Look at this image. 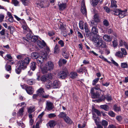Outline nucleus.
Returning a JSON list of instances; mask_svg holds the SVG:
<instances>
[{"mask_svg":"<svg viewBox=\"0 0 128 128\" xmlns=\"http://www.w3.org/2000/svg\"><path fill=\"white\" fill-rule=\"evenodd\" d=\"M40 67L43 74L47 72L48 70H51L54 68V64H40Z\"/></svg>","mask_w":128,"mask_h":128,"instance_id":"1","label":"nucleus"},{"mask_svg":"<svg viewBox=\"0 0 128 128\" xmlns=\"http://www.w3.org/2000/svg\"><path fill=\"white\" fill-rule=\"evenodd\" d=\"M91 33L94 34V36L92 37V42L94 41V40L97 39V40L100 38V36L98 34V28L96 27L93 26L92 27L91 30Z\"/></svg>","mask_w":128,"mask_h":128,"instance_id":"2","label":"nucleus"},{"mask_svg":"<svg viewBox=\"0 0 128 128\" xmlns=\"http://www.w3.org/2000/svg\"><path fill=\"white\" fill-rule=\"evenodd\" d=\"M99 39L98 40L95 39L94 40V41L92 42L95 43V46L98 47H101L103 48H106V46L105 43L103 42L102 39L100 38H99Z\"/></svg>","mask_w":128,"mask_h":128,"instance_id":"3","label":"nucleus"},{"mask_svg":"<svg viewBox=\"0 0 128 128\" xmlns=\"http://www.w3.org/2000/svg\"><path fill=\"white\" fill-rule=\"evenodd\" d=\"M68 73L66 68L63 69V70L59 72L58 76V78L61 79H64L66 78L68 75Z\"/></svg>","mask_w":128,"mask_h":128,"instance_id":"4","label":"nucleus"},{"mask_svg":"<svg viewBox=\"0 0 128 128\" xmlns=\"http://www.w3.org/2000/svg\"><path fill=\"white\" fill-rule=\"evenodd\" d=\"M37 94L40 96H42L43 98H46L49 97L48 95H45V92L43 88H40L37 91Z\"/></svg>","mask_w":128,"mask_h":128,"instance_id":"5","label":"nucleus"},{"mask_svg":"<svg viewBox=\"0 0 128 128\" xmlns=\"http://www.w3.org/2000/svg\"><path fill=\"white\" fill-rule=\"evenodd\" d=\"M36 1L38 2V3H36L37 6L38 7H40L41 8H46L49 6V3L47 2V5H45V4L41 0H36Z\"/></svg>","mask_w":128,"mask_h":128,"instance_id":"6","label":"nucleus"},{"mask_svg":"<svg viewBox=\"0 0 128 128\" xmlns=\"http://www.w3.org/2000/svg\"><path fill=\"white\" fill-rule=\"evenodd\" d=\"M41 56H39L37 58L36 60L38 64H42L43 59H45L47 57V55L44 52L42 53L41 54Z\"/></svg>","mask_w":128,"mask_h":128,"instance_id":"7","label":"nucleus"},{"mask_svg":"<svg viewBox=\"0 0 128 128\" xmlns=\"http://www.w3.org/2000/svg\"><path fill=\"white\" fill-rule=\"evenodd\" d=\"M53 104L51 102L47 101L46 102V109L47 110L50 111L52 110L54 108Z\"/></svg>","mask_w":128,"mask_h":128,"instance_id":"8","label":"nucleus"},{"mask_svg":"<svg viewBox=\"0 0 128 128\" xmlns=\"http://www.w3.org/2000/svg\"><path fill=\"white\" fill-rule=\"evenodd\" d=\"M52 88H57L60 86V82L58 80H55L53 82Z\"/></svg>","mask_w":128,"mask_h":128,"instance_id":"9","label":"nucleus"},{"mask_svg":"<svg viewBox=\"0 0 128 128\" xmlns=\"http://www.w3.org/2000/svg\"><path fill=\"white\" fill-rule=\"evenodd\" d=\"M84 29L86 36L88 37L90 36V32L88 28V25L86 22H85L84 24Z\"/></svg>","mask_w":128,"mask_h":128,"instance_id":"10","label":"nucleus"},{"mask_svg":"<svg viewBox=\"0 0 128 128\" xmlns=\"http://www.w3.org/2000/svg\"><path fill=\"white\" fill-rule=\"evenodd\" d=\"M81 10L82 14L84 15L86 14V10L84 3L82 2L81 5Z\"/></svg>","mask_w":128,"mask_h":128,"instance_id":"11","label":"nucleus"},{"mask_svg":"<svg viewBox=\"0 0 128 128\" xmlns=\"http://www.w3.org/2000/svg\"><path fill=\"white\" fill-rule=\"evenodd\" d=\"M37 44L38 46L40 48H43L44 47H45L46 46V44L45 42L43 40L42 42L38 40L37 42Z\"/></svg>","mask_w":128,"mask_h":128,"instance_id":"12","label":"nucleus"},{"mask_svg":"<svg viewBox=\"0 0 128 128\" xmlns=\"http://www.w3.org/2000/svg\"><path fill=\"white\" fill-rule=\"evenodd\" d=\"M29 94H32L33 93V90L31 86H27L25 90Z\"/></svg>","mask_w":128,"mask_h":128,"instance_id":"13","label":"nucleus"},{"mask_svg":"<svg viewBox=\"0 0 128 128\" xmlns=\"http://www.w3.org/2000/svg\"><path fill=\"white\" fill-rule=\"evenodd\" d=\"M58 6L59 8V9L60 10H63L66 7V4L63 3H61L60 2L58 3Z\"/></svg>","mask_w":128,"mask_h":128,"instance_id":"14","label":"nucleus"},{"mask_svg":"<svg viewBox=\"0 0 128 128\" xmlns=\"http://www.w3.org/2000/svg\"><path fill=\"white\" fill-rule=\"evenodd\" d=\"M30 60V58L29 57L26 58L23 61H21L20 64H28Z\"/></svg>","mask_w":128,"mask_h":128,"instance_id":"15","label":"nucleus"},{"mask_svg":"<svg viewBox=\"0 0 128 128\" xmlns=\"http://www.w3.org/2000/svg\"><path fill=\"white\" fill-rule=\"evenodd\" d=\"M103 40L106 42H110L111 41L112 39L110 36L107 34H105L103 36Z\"/></svg>","mask_w":128,"mask_h":128,"instance_id":"16","label":"nucleus"},{"mask_svg":"<svg viewBox=\"0 0 128 128\" xmlns=\"http://www.w3.org/2000/svg\"><path fill=\"white\" fill-rule=\"evenodd\" d=\"M78 76L77 73L74 72H71L70 74V78L72 79L76 78Z\"/></svg>","mask_w":128,"mask_h":128,"instance_id":"17","label":"nucleus"},{"mask_svg":"<svg viewBox=\"0 0 128 128\" xmlns=\"http://www.w3.org/2000/svg\"><path fill=\"white\" fill-rule=\"evenodd\" d=\"M119 46H122L124 45L125 47L128 45L127 43L125 41H123L121 39L119 40Z\"/></svg>","mask_w":128,"mask_h":128,"instance_id":"18","label":"nucleus"},{"mask_svg":"<svg viewBox=\"0 0 128 128\" xmlns=\"http://www.w3.org/2000/svg\"><path fill=\"white\" fill-rule=\"evenodd\" d=\"M127 11V10H125L123 11L121 10L120 13L119 14V16L120 18H122L126 16V14Z\"/></svg>","mask_w":128,"mask_h":128,"instance_id":"19","label":"nucleus"},{"mask_svg":"<svg viewBox=\"0 0 128 128\" xmlns=\"http://www.w3.org/2000/svg\"><path fill=\"white\" fill-rule=\"evenodd\" d=\"M59 47V46L57 44L56 45L54 48V54H58L60 50Z\"/></svg>","mask_w":128,"mask_h":128,"instance_id":"20","label":"nucleus"},{"mask_svg":"<svg viewBox=\"0 0 128 128\" xmlns=\"http://www.w3.org/2000/svg\"><path fill=\"white\" fill-rule=\"evenodd\" d=\"M56 124V122L54 120L50 121L48 123L49 126L51 128L54 127Z\"/></svg>","mask_w":128,"mask_h":128,"instance_id":"21","label":"nucleus"},{"mask_svg":"<svg viewBox=\"0 0 128 128\" xmlns=\"http://www.w3.org/2000/svg\"><path fill=\"white\" fill-rule=\"evenodd\" d=\"M98 2L101 3L102 2V0H98ZM91 2H92V4L93 6H96L98 4V0H91Z\"/></svg>","mask_w":128,"mask_h":128,"instance_id":"22","label":"nucleus"},{"mask_svg":"<svg viewBox=\"0 0 128 128\" xmlns=\"http://www.w3.org/2000/svg\"><path fill=\"white\" fill-rule=\"evenodd\" d=\"M35 106H33L29 107L28 109V112L30 113H31L35 110Z\"/></svg>","mask_w":128,"mask_h":128,"instance_id":"23","label":"nucleus"},{"mask_svg":"<svg viewBox=\"0 0 128 128\" xmlns=\"http://www.w3.org/2000/svg\"><path fill=\"white\" fill-rule=\"evenodd\" d=\"M64 121L67 124H71L72 121L70 118L67 116H66L64 119Z\"/></svg>","mask_w":128,"mask_h":128,"instance_id":"24","label":"nucleus"},{"mask_svg":"<svg viewBox=\"0 0 128 128\" xmlns=\"http://www.w3.org/2000/svg\"><path fill=\"white\" fill-rule=\"evenodd\" d=\"M48 80L47 75H44L41 77L40 80L42 82H46Z\"/></svg>","mask_w":128,"mask_h":128,"instance_id":"25","label":"nucleus"},{"mask_svg":"<svg viewBox=\"0 0 128 128\" xmlns=\"http://www.w3.org/2000/svg\"><path fill=\"white\" fill-rule=\"evenodd\" d=\"M28 32L29 33L26 35V37L28 40H30L33 36V34L30 30Z\"/></svg>","mask_w":128,"mask_h":128,"instance_id":"26","label":"nucleus"},{"mask_svg":"<svg viewBox=\"0 0 128 128\" xmlns=\"http://www.w3.org/2000/svg\"><path fill=\"white\" fill-rule=\"evenodd\" d=\"M116 2L115 0H112L111 1V7L112 8H117Z\"/></svg>","mask_w":128,"mask_h":128,"instance_id":"27","label":"nucleus"},{"mask_svg":"<svg viewBox=\"0 0 128 128\" xmlns=\"http://www.w3.org/2000/svg\"><path fill=\"white\" fill-rule=\"evenodd\" d=\"M86 71V68L85 67L82 68H80L76 70V72H77L78 73H83L84 72H85Z\"/></svg>","mask_w":128,"mask_h":128,"instance_id":"28","label":"nucleus"},{"mask_svg":"<svg viewBox=\"0 0 128 128\" xmlns=\"http://www.w3.org/2000/svg\"><path fill=\"white\" fill-rule=\"evenodd\" d=\"M12 2L15 6H20V2L18 0H12Z\"/></svg>","mask_w":128,"mask_h":128,"instance_id":"29","label":"nucleus"},{"mask_svg":"<svg viewBox=\"0 0 128 128\" xmlns=\"http://www.w3.org/2000/svg\"><path fill=\"white\" fill-rule=\"evenodd\" d=\"M66 116V114L64 112H61L58 115L59 118H62L64 119Z\"/></svg>","mask_w":128,"mask_h":128,"instance_id":"30","label":"nucleus"},{"mask_svg":"<svg viewBox=\"0 0 128 128\" xmlns=\"http://www.w3.org/2000/svg\"><path fill=\"white\" fill-rule=\"evenodd\" d=\"M38 55L37 52H33L31 54V57L33 59H35L38 57Z\"/></svg>","mask_w":128,"mask_h":128,"instance_id":"31","label":"nucleus"},{"mask_svg":"<svg viewBox=\"0 0 128 128\" xmlns=\"http://www.w3.org/2000/svg\"><path fill=\"white\" fill-rule=\"evenodd\" d=\"M100 107L106 111H108L109 110L108 106L106 105H101Z\"/></svg>","mask_w":128,"mask_h":128,"instance_id":"32","label":"nucleus"},{"mask_svg":"<svg viewBox=\"0 0 128 128\" xmlns=\"http://www.w3.org/2000/svg\"><path fill=\"white\" fill-rule=\"evenodd\" d=\"M22 27L25 32L26 33L27 32L30 31V29L28 26L27 24H26V25H25L22 26Z\"/></svg>","mask_w":128,"mask_h":128,"instance_id":"33","label":"nucleus"},{"mask_svg":"<svg viewBox=\"0 0 128 128\" xmlns=\"http://www.w3.org/2000/svg\"><path fill=\"white\" fill-rule=\"evenodd\" d=\"M100 93L99 92H96L92 96V97L94 98H98L99 97Z\"/></svg>","mask_w":128,"mask_h":128,"instance_id":"34","label":"nucleus"},{"mask_svg":"<svg viewBox=\"0 0 128 128\" xmlns=\"http://www.w3.org/2000/svg\"><path fill=\"white\" fill-rule=\"evenodd\" d=\"M5 68L7 71H9V73H11V71L12 69L11 66L6 64L5 66Z\"/></svg>","mask_w":128,"mask_h":128,"instance_id":"35","label":"nucleus"},{"mask_svg":"<svg viewBox=\"0 0 128 128\" xmlns=\"http://www.w3.org/2000/svg\"><path fill=\"white\" fill-rule=\"evenodd\" d=\"M101 123L102 126H104V128H106V127L107 126L108 124V122L105 120H102Z\"/></svg>","mask_w":128,"mask_h":128,"instance_id":"36","label":"nucleus"},{"mask_svg":"<svg viewBox=\"0 0 128 128\" xmlns=\"http://www.w3.org/2000/svg\"><path fill=\"white\" fill-rule=\"evenodd\" d=\"M113 108L114 110L116 112H118L120 110V107L117 106L116 104L114 106Z\"/></svg>","mask_w":128,"mask_h":128,"instance_id":"37","label":"nucleus"},{"mask_svg":"<svg viewBox=\"0 0 128 128\" xmlns=\"http://www.w3.org/2000/svg\"><path fill=\"white\" fill-rule=\"evenodd\" d=\"M38 39V36H33L31 39H30L31 41L33 42H35Z\"/></svg>","mask_w":128,"mask_h":128,"instance_id":"38","label":"nucleus"},{"mask_svg":"<svg viewBox=\"0 0 128 128\" xmlns=\"http://www.w3.org/2000/svg\"><path fill=\"white\" fill-rule=\"evenodd\" d=\"M22 2L24 5L27 6L30 2V0H22Z\"/></svg>","mask_w":128,"mask_h":128,"instance_id":"39","label":"nucleus"},{"mask_svg":"<svg viewBox=\"0 0 128 128\" xmlns=\"http://www.w3.org/2000/svg\"><path fill=\"white\" fill-rule=\"evenodd\" d=\"M52 84L51 82H49L47 84H46V87L48 88H52Z\"/></svg>","mask_w":128,"mask_h":128,"instance_id":"40","label":"nucleus"},{"mask_svg":"<svg viewBox=\"0 0 128 128\" xmlns=\"http://www.w3.org/2000/svg\"><path fill=\"white\" fill-rule=\"evenodd\" d=\"M21 69L19 67H16L15 69V71L16 73L17 74H20L21 72Z\"/></svg>","mask_w":128,"mask_h":128,"instance_id":"41","label":"nucleus"},{"mask_svg":"<svg viewBox=\"0 0 128 128\" xmlns=\"http://www.w3.org/2000/svg\"><path fill=\"white\" fill-rule=\"evenodd\" d=\"M118 40L116 39H115L112 42V44L114 47H116L118 46Z\"/></svg>","mask_w":128,"mask_h":128,"instance_id":"42","label":"nucleus"},{"mask_svg":"<svg viewBox=\"0 0 128 128\" xmlns=\"http://www.w3.org/2000/svg\"><path fill=\"white\" fill-rule=\"evenodd\" d=\"M93 111L94 112L96 113L97 115L98 116H100L101 114L100 112L97 109L94 108L92 109Z\"/></svg>","mask_w":128,"mask_h":128,"instance_id":"43","label":"nucleus"},{"mask_svg":"<svg viewBox=\"0 0 128 128\" xmlns=\"http://www.w3.org/2000/svg\"><path fill=\"white\" fill-rule=\"evenodd\" d=\"M24 107L20 109L18 111V114L20 116H22L23 115V113L24 112Z\"/></svg>","mask_w":128,"mask_h":128,"instance_id":"44","label":"nucleus"},{"mask_svg":"<svg viewBox=\"0 0 128 128\" xmlns=\"http://www.w3.org/2000/svg\"><path fill=\"white\" fill-rule=\"evenodd\" d=\"M116 55L120 58H122L123 57L122 54L120 52H117L116 54Z\"/></svg>","mask_w":128,"mask_h":128,"instance_id":"45","label":"nucleus"},{"mask_svg":"<svg viewBox=\"0 0 128 128\" xmlns=\"http://www.w3.org/2000/svg\"><path fill=\"white\" fill-rule=\"evenodd\" d=\"M121 10L118 9H116L114 11V14L116 15H119Z\"/></svg>","mask_w":128,"mask_h":128,"instance_id":"46","label":"nucleus"},{"mask_svg":"<svg viewBox=\"0 0 128 128\" xmlns=\"http://www.w3.org/2000/svg\"><path fill=\"white\" fill-rule=\"evenodd\" d=\"M69 53L68 52L62 53V55L65 58L68 59V58L69 56Z\"/></svg>","mask_w":128,"mask_h":128,"instance_id":"47","label":"nucleus"},{"mask_svg":"<svg viewBox=\"0 0 128 128\" xmlns=\"http://www.w3.org/2000/svg\"><path fill=\"white\" fill-rule=\"evenodd\" d=\"M67 60L65 59H60L58 62L59 64H65L66 63Z\"/></svg>","mask_w":128,"mask_h":128,"instance_id":"48","label":"nucleus"},{"mask_svg":"<svg viewBox=\"0 0 128 128\" xmlns=\"http://www.w3.org/2000/svg\"><path fill=\"white\" fill-rule=\"evenodd\" d=\"M99 80V78H95L94 80H93L92 82V85H95L96 84Z\"/></svg>","mask_w":128,"mask_h":128,"instance_id":"49","label":"nucleus"},{"mask_svg":"<svg viewBox=\"0 0 128 128\" xmlns=\"http://www.w3.org/2000/svg\"><path fill=\"white\" fill-rule=\"evenodd\" d=\"M56 116V115L54 113H51L48 115V118H50L55 117Z\"/></svg>","mask_w":128,"mask_h":128,"instance_id":"50","label":"nucleus"},{"mask_svg":"<svg viewBox=\"0 0 128 128\" xmlns=\"http://www.w3.org/2000/svg\"><path fill=\"white\" fill-rule=\"evenodd\" d=\"M44 102V100L40 98L38 100V104L40 106H42Z\"/></svg>","mask_w":128,"mask_h":128,"instance_id":"51","label":"nucleus"},{"mask_svg":"<svg viewBox=\"0 0 128 128\" xmlns=\"http://www.w3.org/2000/svg\"><path fill=\"white\" fill-rule=\"evenodd\" d=\"M100 85L99 84H97L94 87V89L97 90H99L100 91H102V90L100 89Z\"/></svg>","mask_w":128,"mask_h":128,"instance_id":"52","label":"nucleus"},{"mask_svg":"<svg viewBox=\"0 0 128 128\" xmlns=\"http://www.w3.org/2000/svg\"><path fill=\"white\" fill-rule=\"evenodd\" d=\"M121 50L122 52V54L124 55H126L127 54V52L125 48H122L121 49Z\"/></svg>","mask_w":128,"mask_h":128,"instance_id":"53","label":"nucleus"},{"mask_svg":"<svg viewBox=\"0 0 128 128\" xmlns=\"http://www.w3.org/2000/svg\"><path fill=\"white\" fill-rule=\"evenodd\" d=\"M58 44H60L62 47L64 46V43L63 41L62 40H60L58 42Z\"/></svg>","mask_w":128,"mask_h":128,"instance_id":"54","label":"nucleus"},{"mask_svg":"<svg viewBox=\"0 0 128 128\" xmlns=\"http://www.w3.org/2000/svg\"><path fill=\"white\" fill-rule=\"evenodd\" d=\"M108 114L112 117H114L115 116V113L112 111H110L109 112Z\"/></svg>","mask_w":128,"mask_h":128,"instance_id":"55","label":"nucleus"},{"mask_svg":"<svg viewBox=\"0 0 128 128\" xmlns=\"http://www.w3.org/2000/svg\"><path fill=\"white\" fill-rule=\"evenodd\" d=\"M94 19L96 22H98L99 21L98 16L96 14L94 16Z\"/></svg>","mask_w":128,"mask_h":128,"instance_id":"56","label":"nucleus"},{"mask_svg":"<svg viewBox=\"0 0 128 128\" xmlns=\"http://www.w3.org/2000/svg\"><path fill=\"white\" fill-rule=\"evenodd\" d=\"M19 66L21 70H24L26 68V64H20Z\"/></svg>","mask_w":128,"mask_h":128,"instance_id":"57","label":"nucleus"},{"mask_svg":"<svg viewBox=\"0 0 128 128\" xmlns=\"http://www.w3.org/2000/svg\"><path fill=\"white\" fill-rule=\"evenodd\" d=\"M20 23L22 25V26L26 24V22L24 20H21L20 22Z\"/></svg>","mask_w":128,"mask_h":128,"instance_id":"58","label":"nucleus"},{"mask_svg":"<svg viewBox=\"0 0 128 128\" xmlns=\"http://www.w3.org/2000/svg\"><path fill=\"white\" fill-rule=\"evenodd\" d=\"M31 69L33 71H34L36 68V64H31L30 66Z\"/></svg>","mask_w":128,"mask_h":128,"instance_id":"59","label":"nucleus"},{"mask_svg":"<svg viewBox=\"0 0 128 128\" xmlns=\"http://www.w3.org/2000/svg\"><path fill=\"white\" fill-rule=\"evenodd\" d=\"M104 24L106 26H108L109 25V23L108 21L106 20H104L103 21Z\"/></svg>","mask_w":128,"mask_h":128,"instance_id":"60","label":"nucleus"},{"mask_svg":"<svg viewBox=\"0 0 128 128\" xmlns=\"http://www.w3.org/2000/svg\"><path fill=\"white\" fill-rule=\"evenodd\" d=\"M5 30L4 29H2L0 32V36H4L5 35Z\"/></svg>","mask_w":128,"mask_h":128,"instance_id":"61","label":"nucleus"},{"mask_svg":"<svg viewBox=\"0 0 128 128\" xmlns=\"http://www.w3.org/2000/svg\"><path fill=\"white\" fill-rule=\"evenodd\" d=\"M24 56L23 55L20 54L16 56V58L18 59H21L22 58H23Z\"/></svg>","mask_w":128,"mask_h":128,"instance_id":"62","label":"nucleus"},{"mask_svg":"<svg viewBox=\"0 0 128 128\" xmlns=\"http://www.w3.org/2000/svg\"><path fill=\"white\" fill-rule=\"evenodd\" d=\"M104 9L105 10L106 12L107 13H108L110 12V8L107 6H105L104 7Z\"/></svg>","mask_w":128,"mask_h":128,"instance_id":"63","label":"nucleus"},{"mask_svg":"<svg viewBox=\"0 0 128 128\" xmlns=\"http://www.w3.org/2000/svg\"><path fill=\"white\" fill-rule=\"evenodd\" d=\"M47 78H48L50 80L52 79V74L51 73L47 75Z\"/></svg>","mask_w":128,"mask_h":128,"instance_id":"64","label":"nucleus"}]
</instances>
